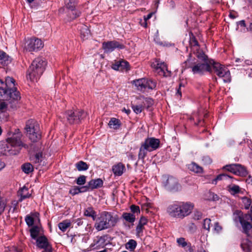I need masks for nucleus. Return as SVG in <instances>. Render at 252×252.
I'll list each match as a JSON object with an SVG mask.
<instances>
[{"mask_svg": "<svg viewBox=\"0 0 252 252\" xmlns=\"http://www.w3.org/2000/svg\"><path fill=\"white\" fill-rule=\"evenodd\" d=\"M102 47L106 53L111 52L114 51L115 49L118 48L119 49H124L125 46L124 44L120 43V42L113 40L107 42H104L102 43Z\"/></svg>", "mask_w": 252, "mask_h": 252, "instance_id": "2eb2a0df", "label": "nucleus"}, {"mask_svg": "<svg viewBox=\"0 0 252 252\" xmlns=\"http://www.w3.org/2000/svg\"><path fill=\"white\" fill-rule=\"evenodd\" d=\"M84 215L86 217H91L94 220L96 221V213L94 210L93 207H88L86 208L84 212Z\"/></svg>", "mask_w": 252, "mask_h": 252, "instance_id": "c756f323", "label": "nucleus"}, {"mask_svg": "<svg viewBox=\"0 0 252 252\" xmlns=\"http://www.w3.org/2000/svg\"><path fill=\"white\" fill-rule=\"evenodd\" d=\"M5 100L8 101L7 103H6L4 101H0V111H1V112L4 111V110L6 109V108H7V107L8 106H9L10 108L12 109L10 107V102H13V98H11L7 99H5Z\"/></svg>", "mask_w": 252, "mask_h": 252, "instance_id": "49530a36", "label": "nucleus"}, {"mask_svg": "<svg viewBox=\"0 0 252 252\" xmlns=\"http://www.w3.org/2000/svg\"><path fill=\"white\" fill-rule=\"evenodd\" d=\"M153 15V13L151 12V13H149L147 15L144 16V20L147 21V20H148L152 17Z\"/></svg>", "mask_w": 252, "mask_h": 252, "instance_id": "680f3d73", "label": "nucleus"}, {"mask_svg": "<svg viewBox=\"0 0 252 252\" xmlns=\"http://www.w3.org/2000/svg\"><path fill=\"white\" fill-rule=\"evenodd\" d=\"M131 108L136 114L141 113L144 110V106L139 100L135 105L131 103Z\"/></svg>", "mask_w": 252, "mask_h": 252, "instance_id": "58836bf2", "label": "nucleus"}, {"mask_svg": "<svg viewBox=\"0 0 252 252\" xmlns=\"http://www.w3.org/2000/svg\"><path fill=\"white\" fill-rule=\"evenodd\" d=\"M46 64V61L43 58H35L27 70V79L32 82H36L44 71Z\"/></svg>", "mask_w": 252, "mask_h": 252, "instance_id": "20e7f679", "label": "nucleus"}, {"mask_svg": "<svg viewBox=\"0 0 252 252\" xmlns=\"http://www.w3.org/2000/svg\"><path fill=\"white\" fill-rule=\"evenodd\" d=\"M19 194L21 196V200L29 198L31 195L29 193L28 189L26 187L22 188L21 190L19 191Z\"/></svg>", "mask_w": 252, "mask_h": 252, "instance_id": "a18cd8bd", "label": "nucleus"}, {"mask_svg": "<svg viewBox=\"0 0 252 252\" xmlns=\"http://www.w3.org/2000/svg\"><path fill=\"white\" fill-rule=\"evenodd\" d=\"M138 100H139L144 106V109H148L154 104V100L151 97H145L143 95H140L136 97Z\"/></svg>", "mask_w": 252, "mask_h": 252, "instance_id": "393cba45", "label": "nucleus"}, {"mask_svg": "<svg viewBox=\"0 0 252 252\" xmlns=\"http://www.w3.org/2000/svg\"><path fill=\"white\" fill-rule=\"evenodd\" d=\"M75 222L77 223L78 226H80L83 224V221L82 219H77L75 220Z\"/></svg>", "mask_w": 252, "mask_h": 252, "instance_id": "e2e57ef3", "label": "nucleus"}, {"mask_svg": "<svg viewBox=\"0 0 252 252\" xmlns=\"http://www.w3.org/2000/svg\"><path fill=\"white\" fill-rule=\"evenodd\" d=\"M188 250L186 251V252H194V249L191 246L190 244L187 247Z\"/></svg>", "mask_w": 252, "mask_h": 252, "instance_id": "69168bd1", "label": "nucleus"}, {"mask_svg": "<svg viewBox=\"0 0 252 252\" xmlns=\"http://www.w3.org/2000/svg\"><path fill=\"white\" fill-rule=\"evenodd\" d=\"M130 210L132 212L131 214H138L140 213V208L138 206L135 205H132L130 207Z\"/></svg>", "mask_w": 252, "mask_h": 252, "instance_id": "4d7b16f0", "label": "nucleus"}, {"mask_svg": "<svg viewBox=\"0 0 252 252\" xmlns=\"http://www.w3.org/2000/svg\"><path fill=\"white\" fill-rule=\"evenodd\" d=\"M184 64L185 67L190 68L194 74L202 75L206 72L212 71L211 64L209 63L195 61V59L190 57L184 62Z\"/></svg>", "mask_w": 252, "mask_h": 252, "instance_id": "39448f33", "label": "nucleus"}, {"mask_svg": "<svg viewBox=\"0 0 252 252\" xmlns=\"http://www.w3.org/2000/svg\"><path fill=\"white\" fill-rule=\"evenodd\" d=\"M31 159L33 163L38 164V165H40L43 159L42 153H36L34 156L31 157Z\"/></svg>", "mask_w": 252, "mask_h": 252, "instance_id": "f704fd0d", "label": "nucleus"}, {"mask_svg": "<svg viewBox=\"0 0 252 252\" xmlns=\"http://www.w3.org/2000/svg\"><path fill=\"white\" fill-rule=\"evenodd\" d=\"M108 125L110 128H112L114 129H118L121 126V123L119 119L112 118L109 121Z\"/></svg>", "mask_w": 252, "mask_h": 252, "instance_id": "473e14b6", "label": "nucleus"}, {"mask_svg": "<svg viewBox=\"0 0 252 252\" xmlns=\"http://www.w3.org/2000/svg\"><path fill=\"white\" fill-rule=\"evenodd\" d=\"M128 157L131 160L134 159L135 158V156L132 153H130L128 154Z\"/></svg>", "mask_w": 252, "mask_h": 252, "instance_id": "774afa93", "label": "nucleus"}, {"mask_svg": "<svg viewBox=\"0 0 252 252\" xmlns=\"http://www.w3.org/2000/svg\"><path fill=\"white\" fill-rule=\"evenodd\" d=\"M85 191H87V187L83 186V187L79 188L78 187L75 186L74 187L73 189L70 190L69 192L73 195H74L79 193L83 192H85Z\"/></svg>", "mask_w": 252, "mask_h": 252, "instance_id": "a19ab883", "label": "nucleus"}, {"mask_svg": "<svg viewBox=\"0 0 252 252\" xmlns=\"http://www.w3.org/2000/svg\"><path fill=\"white\" fill-rule=\"evenodd\" d=\"M212 71L220 78H222L224 82H230L231 81V75L229 69L223 65L219 63L213 61L211 63Z\"/></svg>", "mask_w": 252, "mask_h": 252, "instance_id": "6e6552de", "label": "nucleus"}, {"mask_svg": "<svg viewBox=\"0 0 252 252\" xmlns=\"http://www.w3.org/2000/svg\"><path fill=\"white\" fill-rule=\"evenodd\" d=\"M81 12L76 8L68 10L67 16L69 20H72L79 17Z\"/></svg>", "mask_w": 252, "mask_h": 252, "instance_id": "2f4dec72", "label": "nucleus"}, {"mask_svg": "<svg viewBox=\"0 0 252 252\" xmlns=\"http://www.w3.org/2000/svg\"><path fill=\"white\" fill-rule=\"evenodd\" d=\"M193 205L188 202H174L167 208V212L172 217L183 219L190 214Z\"/></svg>", "mask_w": 252, "mask_h": 252, "instance_id": "7ed1b4c3", "label": "nucleus"}, {"mask_svg": "<svg viewBox=\"0 0 252 252\" xmlns=\"http://www.w3.org/2000/svg\"><path fill=\"white\" fill-rule=\"evenodd\" d=\"M227 190L231 195H234L236 194H238L241 192V189L240 187L238 185L234 184L232 186H228Z\"/></svg>", "mask_w": 252, "mask_h": 252, "instance_id": "4c0bfd02", "label": "nucleus"}, {"mask_svg": "<svg viewBox=\"0 0 252 252\" xmlns=\"http://www.w3.org/2000/svg\"><path fill=\"white\" fill-rule=\"evenodd\" d=\"M148 152H151V151L144 144L141 143L138 155V159L144 161L147 155Z\"/></svg>", "mask_w": 252, "mask_h": 252, "instance_id": "cd10ccee", "label": "nucleus"}, {"mask_svg": "<svg viewBox=\"0 0 252 252\" xmlns=\"http://www.w3.org/2000/svg\"><path fill=\"white\" fill-rule=\"evenodd\" d=\"M25 221L27 224V225L29 227L33 226L34 224V219L33 217H31L30 215H27L25 217Z\"/></svg>", "mask_w": 252, "mask_h": 252, "instance_id": "603ef678", "label": "nucleus"}, {"mask_svg": "<svg viewBox=\"0 0 252 252\" xmlns=\"http://www.w3.org/2000/svg\"><path fill=\"white\" fill-rule=\"evenodd\" d=\"M0 62L2 64H7L9 62L8 56L3 51L0 50Z\"/></svg>", "mask_w": 252, "mask_h": 252, "instance_id": "de8ad7c7", "label": "nucleus"}, {"mask_svg": "<svg viewBox=\"0 0 252 252\" xmlns=\"http://www.w3.org/2000/svg\"><path fill=\"white\" fill-rule=\"evenodd\" d=\"M21 168L22 171L26 174H29L33 171V167L32 164L30 163H26L23 164Z\"/></svg>", "mask_w": 252, "mask_h": 252, "instance_id": "c03bdc74", "label": "nucleus"}, {"mask_svg": "<svg viewBox=\"0 0 252 252\" xmlns=\"http://www.w3.org/2000/svg\"><path fill=\"white\" fill-rule=\"evenodd\" d=\"M86 176L84 175L80 176L76 180V184L78 185H83L85 184Z\"/></svg>", "mask_w": 252, "mask_h": 252, "instance_id": "5fc2aeb1", "label": "nucleus"}, {"mask_svg": "<svg viewBox=\"0 0 252 252\" xmlns=\"http://www.w3.org/2000/svg\"><path fill=\"white\" fill-rule=\"evenodd\" d=\"M36 246L40 249H44V250L50 249V248H49V243L47 238L45 236H41L37 238Z\"/></svg>", "mask_w": 252, "mask_h": 252, "instance_id": "b1692460", "label": "nucleus"}, {"mask_svg": "<svg viewBox=\"0 0 252 252\" xmlns=\"http://www.w3.org/2000/svg\"><path fill=\"white\" fill-rule=\"evenodd\" d=\"M8 137L6 140L11 147H24L25 145L21 141L22 134L14 135L11 132L8 133Z\"/></svg>", "mask_w": 252, "mask_h": 252, "instance_id": "dca6fc26", "label": "nucleus"}, {"mask_svg": "<svg viewBox=\"0 0 252 252\" xmlns=\"http://www.w3.org/2000/svg\"><path fill=\"white\" fill-rule=\"evenodd\" d=\"M148 222L147 219L145 217H141L139 220L138 224L136 227V235L140 236L142 235L144 229V225Z\"/></svg>", "mask_w": 252, "mask_h": 252, "instance_id": "5701e85b", "label": "nucleus"}, {"mask_svg": "<svg viewBox=\"0 0 252 252\" xmlns=\"http://www.w3.org/2000/svg\"><path fill=\"white\" fill-rule=\"evenodd\" d=\"M194 54L197 58V60L195 59V61L207 62V63H209L210 64L213 63V60H209L208 56L205 55L203 51L200 50L199 48L196 49V52H194Z\"/></svg>", "mask_w": 252, "mask_h": 252, "instance_id": "412c9836", "label": "nucleus"}, {"mask_svg": "<svg viewBox=\"0 0 252 252\" xmlns=\"http://www.w3.org/2000/svg\"><path fill=\"white\" fill-rule=\"evenodd\" d=\"M189 229L190 232L194 233L196 230V226L193 223H191L189 227Z\"/></svg>", "mask_w": 252, "mask_h": 252, "instance_id": "bf43d9fd", "label": "nucleus"}, {"mask_svg": "<svg viewBox=\"0 0 252 252\" xmlns=\"http://www.w3.org/2000/svg\"><path fill=\"white\" fill-rule=\"evenodd\" d=\"M15 80L10 77L5 78L3 86L0 89V96L4 99L13 98V102H10V107L12 108H16L18 100L21 98L20 94L15 87Z\"/></svg>", "mask_w": 252, "mask_h": 252, "instance_id": "f257e3e1", "label": "nucleus"}, {"mask_svg": "<svg viewBox=\"0 0 252 252\" xmlns=\"http://www.w3.org/2000/svg\"><path fill=\"white\" fill-rule=\"evenodd\" d=\"M181 87H182V83H180L179 88L178 89V90L177 91V93H176V95L178 97H181V96H182V91L181 90Z\"/></svg>", "mask_w": 252, "mask_h": 252, "instance_id": "052dcab7", "label": "nucleus"}, {"mask_svg": "<svg viewBox=\"0 0 252 252\" xmlns=\"http://www.w3.org/2000/svg\"><path fill=\"white\" fill-rule=\"evenodd\" d=\"M162 186L168 191L176 192L181 189L182 187L178 180L171 176L163 175L162 177Z\"/></svg>", "mask_w": 252, "mask_h": 252, "instance_id": "1a4fd4ad", "label": "nucleus"}, {"mask_svg": "<svg viewBox=\"0 0 252 252\" xmlns=\"http://www.w3.org/2000/svg\"><path fill=\"white\" fill-rule=\"evenodd\" d=\"M237 24H238V25H239L241 27H246V23H245V20H241V21H239L237 23Z\"/></svg>", "mask_w": 252, "mask_h": 252, "instance_id": "0e129e2a", "label": "nucleus"}, {"mask_svg": "<svg viewBox=\"0 0 252 252\" xmlns=\"http://www.w3.org/2000/svg\"><path fill=\"white\" fill-rule=\"evenodd\" d=\"M203 218V214L201 212L195 210L192 214V219L194 220H200Z\"/></svg>", "mask_w": 252, "mask_h": 252, "instance_id": "3c124183", "label": "nucleus"}, {"mask_svg": "<svg viewBox=\"0 0 252 252\" xmlns=\"http://www.w3.org/2000/svg\"><path fill=\"white\" fill-rule=\"evenodd\" d=\"M112 68L115 70L127 71L130 69V67L128 62L125 60H120L112 64Z\"/></svg>", "mask_w": 252, "mask_h": 252, "instance_id": "a211bd4d", "label": "nucleus"}, {"mask_svg": "<svg viewBox=\"0 0 252 252\" xmlns=\"http://www.w3.org/2000/svg\"><path fill=\"white\" fill-rule=\"evenodd\" d=\"M25 129L27 134L32 142H37L40 139L39 125L35 120L31 119L27 121Z\"/></svg>", "mask_w": 252, "mask_h": 252, "instance_id": "0eeeda50", "label": "nucleus"}, {"mask_svg": "<svg viewBox=\"0 0 252 252\" xmlns=\"http://www.w3.org/2000/svg\"><path fill=\"white\" fill-rule=\"evenodd\" d=\"M80 32L81 36L83 39L87 38L90 33V31L89 30L88 27L85 25L82 26L80 30Z\"/></svg>", "mask_w": 252, "mask_h": 252, "instance_id": "09e8293b", "label": "nucleus"}, {"mask_svg": "<svg viewBox=\"0 0 252 252\" xmlns=\"http://www.w3.org/2000/svg\"><path fill=\"white\" fill-rule=\"evenodd\" d=\"M30 232L32 238L36 240L40 233V228L37 225H34L30 229Z\"/></svg>", "mask_w": 252, "mask_h": 252, "instance_id": "e433bc0d", "label": "nucleus"}, {"mask_svg": "<svg viewBox=\"0 0 252 252\" xmlns=\"http://www.w3.org/2000/svg\"><path fill=\"white\" fill-rule=\"evenodd\" d=\"M71 221L69 220H65L58 224L59 229L63 232H65L71 226Z\"/></svg>", "mask_w": 252, "mask_h": 252, "instance_id": "c9c22d12", "label": "nucleus"}, {"mask_svg": "<svg viewBox=\"0 0 252 252\" xmlns=\"http://www.w3.org/2000/svg\"><path fill=\"white\" fill-rule=\"evenodd\" d=\"M151 152L157 150L159 147L160 140L155 137H148L142 142Z\"/></svg>", "mask_w": 252, "mask_h": 252, "instance_id": "f3484780", "label": "nucleus"}, {"mask_svg": "<svg viewBox=\"0 0 252 252\" xmlns=\"http://www.w3.org/2000/svg\"><path fill=\"white\" fill-rule=\"evenodd\" d=\"M4 204L0 202V214H1L4 211Z\"/></svg>", "mask_w": 252, "mask_h": 252, "instance_id": "338daca9", "label": "nucleus"}, {"mask_svg": "<svg viewBox=\"0 0 252 252\" xmlns=\"http://www.w3.org/2000/svg\"><path fill=\"white\" fill-rule=\"evenodd\" d=\"M133 84L135 85L138 91L142 92H145L147 89L154 90L157 86L156 81L144 78L134 80Z\"/></svg>", "mask_w": 252, "mask_h": 252, "instance_id": "9b49d317", "label": "nucleus"}, {"mask_svg": "<svg viewBox=\"0 0 252 252\" xmlns=\"http://www.w3.org/2000/svg\"><path fill=\"white\" fill-rule=\"evenodd\" d=\"M177 243L179 246H181L183 248L188 246V243L186 241L185 239L183 237L178 238L177 239Z\"/></svg>", "mask_w": 252, "mask_h": 252, "instance_id": "6e6d98bb", "label": "nucleus"}, {"mask_svg": "<svg viewBox=\"0 0 252 252\" xmlns=\"http://www.w3.org/2000/svg\"><path fill=\"white\" fill-rule=\"evenodd\" d=\"M222 169L234 175L242 177H246L248 174L246 168L238 163L227 164L224 166Z\"/></svg>", "mask_w": 252, "mask_h": 252, "instance_id": "f8f14e48", "label": "nucleus"}, {"mask_svg": "<svg viewBox=\"0 0 252 252\" xmlns=\"http://www.w3.org/2000/svg\"><path fill=\"white\" fill-rule=\"evenodd\" d=\"M151 66L158 71L159 74L164 76H167L170 74L166 63L161 62L159 59H156L152 63Z\"/></svg>", "mask_w": 252, "mask_h": 252, "instance_id": "4468645a", "label": "nucleus"}, {"mask_svg": "<svg viewBox=\"0 0 252 252\" xmlns=\"http://www.w3.org/2000/svg\"><path fill=\"white\" fill-rule=\"evenodd\" d=\"M125 169V166L122 162H119L112 167V171L115 176H121Z\"/></svg>", "mask_w": 252, "mask_h": 252, "instance_id": "bb28decb", "label": "nucleus"}, {"mask_svg": "<svg viewBox=\"0 0 252 252\" xmlns=\"http://www.w3.org/2000/svg\"><path fill=\"white\" fill-rule=\"evenodd\" d=\"M106 245L105 236H97L94 240V242L90 245V247L93 250L100 249L103 248Z\"/></svg>", "mask_w": 252, "mask_h": 252, "instance_id": "6ab92c4d", "label": "nucleus"}, {"mask_svg": "<svg viewBox=\"0 0 252 252\" xmlns=\"http://www.w3.org/2000/svg\"><path fill=\"white\" fill-rule=\"evenodd\" d=\"M188 168L190 171L196 173H202L203 171V168L194 162L188 165Z\"/></svg>", "mask_w": 252, "mask_h": 252, "instance_id": "c85d7f7f", "label": "nucleus"}, {"mask_svg": "<svg viewBox=\"0 0 252 252\" xmlns=\"http://www.w3.org/2000/svg\"><path fill=\"white\" fill-rule=\"evenodd\" d=\"M249 214H244L241 211L236 210L233 213V220L235 222H239L242 228V232L247 237L250 236V231L252 229V223L250 221Z\"/></svg>", "mask_w": 252, "mask_h": 252, "instance_id": "423d86ee", "label": "nucleus"}, {"mask_svg": "<svg viewBox=\"0 0 252 252\" xmlns=\"http://www.w3.org/2000/svg\"><path fill=\"white\" fill-rule=\"evenodd\" d=\"M75 167L79 171H86L89 168V165L83 161H79L75 164Z\"/></svg>", "mask_w": 252, "mask_h": 252, "instance_id": "79ce46f5", "label": "nucleus"}, {"mask_svg": "<svg viewBox=\"0 0 252 252\" xmlns=\"http://www.w3.org/2000/svg\"><path fill=\"white\" fill-rule=\"evenodd\" d=\"M119 220L117 215L110 212L102 211L98 215L94 227L98 231L111 228L116 225Z\"/></svg>", "mask_w": 252, "mask_h": 252, "instance_id": "f03ea898", "label": "nucleus"}, {"mask_svg": "<svg viewBox=\"0 0 252 252\" xmlns=\"http://www.w3.org/2000/svg\"><path fill=\"white\" fill-rule=\"evenodd\" d=\"M87 116V113L81 110H68L64 114V118L70 124H78Z\"/></svg>", "mask_w": 252, "mask_h": 252, "instance_id": "9d476101", "label": "nucleus"}, {"mask_svg": "<svg viewBox=\"0 0 252 252\" xmlns=\"http://www.w3.org/2000/svg\"><path fill=\"white\" fill-rule=\"evenodd\" d=\"M220 180H230L232 183L234 181V180H235V179L233 177L229 176L227 174L222 173L218 175L214 179H213L212 181V184L216 185L218 181Z\"/></svg>", "mask_w": 252, "mask_h": 252, "instance_id": "a878e982", "label": "nucleus"}, {"mask_svg": "<svg viewBox=\"0 0 252 252\" xmlns=\"http://www.w3.org/2000/svg\"><path fill=\"white\" fill-rule=\"evenodd\" d=\"M137 246V242L133 239L129 240L126 244V248L130 251H133Z\"/></svg>", "mask_w": 252, "mask_h": 252, "instance_id": "37998d69", "label": "nucleus"}, {"mask_svg": "<svg viewBox=\"0 0 252 252\" xmlns=\"http://www.w3.org/2000/svg\"><path fill=\"white\" fill-rule=\"evenodd\" d=\"M189 44L192 47H193L194 49H196L199 48V43L197 41L196 38H195V36L193 35V34L192 32H189Z\"/></svg>", "mask_w": 252, "mask_h": 252, "instance_id": "ea45409f", "label": "nucleus"}, {"mask_svg": "<svg viewBox=\"0 0 252 252\" xmlns=\"http://www.w3.org/2000/svg\"><path fill=\"white\" fill-rule=\"evenodd\" d=\"M76 5V0H69V2L66 4V7L69 10L75 8Z\"/></svg>", "mask_w": 252, "mask_h": 252, "instance_id": "864d4df0", "label": "nucleus"}, {"mask_svg": "<svg viewBox=\"0 0 252 252\" xmlns=\"http://www.w3.org/2000/svg\"><path fill=\"white\" fill-rule=\"evenodd\" d=\"M211 224V220L210 219L206 218L204 220L203 223V228L208 231H210V225Z\"/></svg>", "mask_w": 252, "mask_h": 252, "instance_id": "8fccbe9b", "label": "nucleus"}, {"mask_svg": "<svg viewBox=\"0 0 252 252\" xmlns=\"http://www.w3.org/2000/svg\"><path fill=\"white\" fill-rule=\"evenodd\" d=\"M15 147H11V145L7 143L6 140L0 145V149L3 155H14L16 154L15 150H13V148Z\"/></svg>", "mask_w": 252, "mask_h": 252, "instance_id": "aec40b11", "label": "nucleus"}, {"mask_svg": "<svg viewBox=\"0 0 252 252\" xmlns=\"http://www.w3.org/2000/svg\"><path fill=\"white\" fill-rule=\"evenodd\" d=\"M103 184V181L101 179L98 178L91 180L88 183V185L85 187H87V191H88L90 189L93 190L94 189L101 188L102 187Z\"/></svg>", "mask_w": 252, "mask_h": 252, "instance_id": "4be33fe9", "label": "nucleus"}, {"mask_svg": "<svg viewBox=\"0 0 252 252\" xmlns=\"http://www.w3.org/2000/svg\"><path fill=\"white\" fill-rule=\"evenodd\" d=\"M222 229L221 226L220 225L219 223L218 222H216L214 224V230L217 232H220Z\"/></svg>", "mask_w": 252, "mask_h": 252, "instance_id": "13d9d810", "label": "nucleus"}, {"mask_svg": "<svg viewBox=\"0 0 252 252\" xmlns=\"http://www.w3.org/2000/svg\"><path fill=\"white\" fill-rule=\"evenodd\" d=\"M122 218L126 221L133 223L136 220L135 215L130 213H123Z\"/></svg>", "mask_w": 252, "mask_h": 252, "instance_id": "72a5a7b5", "label": "nucleus"}, {"mask_svg": "<svg viewBox=\"0 0 252 252\" xmlns=\"http://www.w3.org/2000/svg\"><path fill=\"white\" fill-rule=\"evenodd\" d=\"M241 200L244 208L246 210L250 209L251 212H252V199L247 196H244L241 197Z\"/></svg>", "mask_w": 252, "mask_h": 252, "instance_id": "7c9ffc66", "label": "nucleus"}, {"mask_svg": "<svg viewBox=\"0 0 252 252\" xmlns=\"http://www.w3.org/2000/svg\"><path fill=\"white\" fill-rule=\"evenodd\" d=\"M26 49L29 52L36 51L43 47L42 41L37 38H31L27 41Z\"/></svg>", "mask_w": 252, "mask_h": 252, "instance_id": "ddd939ff", "label": "nucleus"}]
</instances>
